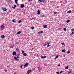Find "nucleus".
<instances>
[{"label": "nucleus", "mask_w": 74, "mask_h": 74, "mask_svg": "<svg viewBox=\"0 0 74 74\" xmlns=\"http://www.w3.org/2000/svg\"><path fill=\"white\" fill-rule=\"evenodd\" d=\"M21 68H23V67H22V65H21Z\"/></svg>", "instance_id": "obj_42"}, {"label": "nucleus", "mask_w": 74, "mask_h": 74, "mask_svg": "<svg viewBox=\"0 0 74 74\" xmlns=\"http://www.w3.org/2000/svg\"><path fill=\"white\" fill-rule=\"evenodd\" d=\"M5 72H7V70H5Z\"/></svg>", "instance_id": "obj_48"}, {"label": "nucleus", "mask_w": 74, "mask_h": 74, "mask_svg": "<svg viewBox=\"0 0 74 74\" xmlns=\"http://www.w3.org/2000/svg\"><path fill=\"white\" fill-rule=\"evenodd\" d=\"M31 0V1H33V0Z\"/></svg>", "instance_id": "obj_52"}, {"label": "nucleus", "mask_w": 74, "mask_h": 74, "mask_svg": "<svg viewBox=\"0 0 74 74\" xmlns=\"http://www.w3.org/2000/svg\"><path fill=\"white\" fill-rule=\"evenodd\" d=\"M40 33H41V32H40V31L38 33V34H40Z\"/></svg>", "instance_id": "obj_38"}, {"label": "nucleus", "mask_w": 74, "mask_h": 74, "mask_svg": "<svg viewBox=\"0 0 74 74\" xmlns=\"http://www.w3.org/2000/svg\"><path fill=\"white\" fill-rule=\"evenodd\" d=\"M73 33H74V32H72V34H73Z\"/></svg>", "instance_id": "obj_45"}, {"label": "nucleus", "mask_w": 74, "mask_h": 74, "mask_svg": "<svg viewBox=\"0 0 74 74\" xmlns=\"http://www.w3.org/2000/svg\"><path fill=\"white\" fill-rule=\"evenodd\" d=\"M15 3H16V4H18V0H15Z\"/></svg>", "instance_id": "obj_13"}, {"label": "nucleus", "mask_w": 74, "mask_h": 74, "mask_svg": "<svg viewBox=\"0 0 74 74\" xmlns=\"http://www.w3.org/2000/svg\"><path fill=\"white\" fill-rule=\"evenodd\" d=\"M72 32H73V31H74V28L73 29H71Z\"/></svg>", "instance_id": "obj_34"}, {"label": "nucleus", "mask_w": 74, "mask_h": 74, "mask_svg": "<svg viewBox=\"0 0 74 74\" xmlns=\"http://www.w3.org/2000/svg\"><path fill=\"white\" fill-rule=\"evenodd\" d=\"M59 58V56H56V58H55V59H57L58 58Z\"/></svg>", "instance_id": "obj_17"}, {"label": "nucleus", "mask_w": 74, "mask_h": 74, "mask_svg": "<svg viewBox=\"0 0 74 74\" xmlns=\"http://www.w3.org/2000/svg\"><path fill=\"white\" fill-rule=\"evenodd\" d=\"M22 20H20L18 21V23H21L22 22Z\"/></svg>", "instance_id": "obj_16"}, {"label": "nucleus", "mask_w": 74, "mask_h": 74, "mask_svg": "<svg viewBox=\"0 0 74 74\" xmlns=\"http://www.w3.org/2000/svg\"><path fill=\"white\" fill-rule=\"evenodd\" d=\"M64 57H65V56H64Z\"/></svg>", "instance_id": "obj_50"}, {"label": "nucleus", "mask_w": 74, "mask_h": 74, "mask_svg": "<svg viewBox=\"0 0 74 74\" xmlns=\"http://www.w3.org/2000/svg\"><path fill=\"white\" fill-rule=\"evenodd\" d=\"M38 15L40 14V11L39 10L38 11Z\"/></svg>", "instance_id": "obj_9"}, {"label": "nucleus", "mask_w": 74, "mask_h": 74, "mask_svg": "<svg viewBox=\"0 0 74 74\" xmlns=\"http://www.w3.org/2000/svg\"><path fill=\"white\" fill-rule=\"evenodd\" d=\"M50 46H51V45H49L48 44L47 45V47H50Z\"/></svg>", "instance_id": "obj_20"}, {"label": "nucleus", "mask_w": 74, "mask_h": 74, "mask_svg": "<svg viewBox=\"0 0 74 74\" xmlns=\"http://www.w3.org/2000/svg\"><path fill=\"white\" fill-rule=\"evenodd\" d=\"M42 59H44V58H46V56H45L44 57H41Z\"/></svg>", "instance_id": "obj_15"}, {"label": "nucleus", "mask_w": 74, "mask_h": 74, "mask_svg": "<svg viewBox=\"0 0 74 74\" xmlns=\"http://www.w3.org/2000/svg\"><path fill=\"white\" fill-rule=\"evenodd\" d=\"M69 22H70V20H68L66 21L67 23H69Z\"/></svg>", "instance_id": "obj_19"}, {"label": "nucleus", "mask_w": 74, "mask_h": 74, "mask_svg": "<svg viewBox=\"0 0 74 74\" xmlns=\"http://www.w3.org/2000/svg\"><path fill=\"white\" fill-rule=\"evenodd\" d=\"M54 14H58V12H54Z\"/></svg>", "instance_id": "obj_29"}, {"label": "nucleus", "mask_w": 74, "mask_h": 74, "mask_svg": "<svg viewBox=\"0 0 74 74\" xmlns=\"http://www.w3.org/2000/svg\"><path fill=\"white\" fill-rule=\"evenodd\" d=\"M16 5H14V7H12V8H15V7H16Z\"/></svg>", "instance_id": "obj_18"}, {"label": "nucleus", "mask_w": 74, "mask_h": 74, "mask_svg": "<svg viewBox=\"0 0 74 74\" xmlns=\"http://www.w3.org/2000/svg\"><path fill=\"white\" fill-rule=\"evenodd\" d=\"M47 25H46V26H43V27L45 29V28H47Z\"/></svg>", "instance_id": "obj_12"}, {"label": "nucleus", "mask_w": 74, "mask_h": 74, "mask_svg": "<svg viewBox=\"0 0 74 74\" xmlns=\"http://www.w3.org/2000/svg\"><path fill=\"white\" fill-rule=\"evenodd\" d=\"M64 31H66V28H64Z\"/></svg>", "instance_id": "obj_23"}, {"label": "nucleus", "mask_w": 74, "mask_h": 74, "mask_svg": "<svg viewBox=\"0 0 74 74\" xmlns=\"http://www.w3.org/2000/svg\"><path fill=\"white\" fill-rule=\"evenodd\" d=\"M2 10H3V11H7V9L5 8H5H2Z\"/></svg>", "instance_id": "obj_1"}, {"label": "nucleus", "mask_w": 74, "mask_h": 74, "mask_svg": "<svg viewBox=\"0 0 74 74\" xmlns=\"http://www.w3.org/2000/svg\"><path fill=\"white\" fill-rule=\"evenodd\" d=\"M4 25H2L1 26V28H2V29H3V28H4Z\"/></svg>", "instance_id": "obj_10"}, {"label": "nucleus", "mask_w": 74, "mask_h": 74, "mask_svg": "<svg viewBox=\"0 0 74 74\" xmlns=\"http://www.w3.org/2000/svg\"><path fill=\"white\" fill-rule=\"evenodd\" d=\"M32 29H34V27H32Z\"/></svg>", "instance_id": "obj_37"}, {"label": "nucleus", "mask_w": 74, "mask_h": 74, "mask_svg": "<svg viewBox=\"0 0 74 74\" xmlns=\"http://www.w3.org/2000/svg\"><path fill=\"white\" fill-rule=\"evenodd\" d=\"M40 32L41 33H43V31H42Z\"/></svg>", "instance_id": "obj_32"}, {"label": "nucleus", "mask_w": 74, "mask_h": 74, "mask_svg": "<svg viewBox=\"0 0 74 74\" xmlns=\"http://www.w3.org/2000/svg\"><path fill=\"white\" fill-rule=\"evenodd\" d=\"M70 53V51H69L67 52V53H68V54H69V53Z\"/></svg>", "instance_id": "obj_24"}, {"label": "nucleus", "mask_w": 74, "mask_h": 74, "mask_svg": "<svg viewBox=\"0 0 74 74\" xmlns=\"http://www.w3.org/2000/svg\"><path fill=\"white\" fill-rule=\"evenodd\" d=\"M21 8H23L25 7V5L23 4H21L20 6Z\"/></svg>", "instance_id": "obj_3"}, {"label": "nucleus", "mask_w": 74, "mask_h": 74, "mask_svg": "<svg viewBox=\"0 0 74 74\" xmlns=\"http://www.w3.org/2000/svg\"><path fill=\"white\" fill-rule=\"evenodd\" d=\"M27 73H28V74H30V72H29V71H27Z\"/></svg>", "instance_id": "obj_26"}, {"label": "nucleus", "mask_w": 74, "mask_h": 74, "mask_svg": "<svg viewBox=\"0 0 74 74\" xmlns=\"http://www.w3.org/2000/svg\"><path fill=\"white\" fill-rule=\"evenodd\" d=\"M65 51H66V50H65V49H64V50H62V52H65Z\"/></svg>", "instance_id": "obj_14"}, {"label": "nucleus", "mask_w": 74, "mask_h": 74, "mask_svg": "<svg viewBox=\"0 0 74 74\" xmlns=\"http://www.w3.org/2000/svg\"><path fill=\"white\" fill-rule=\"evenodd\" d=\"M50 43H51V42H49V43H48V44L49 45V44H50Z\"/></svg>", "instance_id": "obj_40"}, {"label": "nucleus", "mask_w": 74, "mask_h": 74, "mask_svg": "<svg viewBox=\"0 0 74 74\" xmlns=\"http://www.w3.org/2000/svg\"><path fill=\"white\" fill-rule=\"evenodd\" d=\"M21 33V32L19 31L18 32H17V34H20Z\"/></svg>", "instance_id": "obj_8"}, {"label": "nucleus", "mask_w": 74, "mask_h": 74, "mask_svg": "<svg viewBox=\"0 0 74 74\" xmlns=\"http://www.w3.org/2000/svg\"><path fill=\"white\" fill-rule=\"evenodd\" d=\"M47 45V44H45L43 46H46V45Z\"/></svg>", "instance_id": "obj_35"}, {"label": "nucleus", "mask_w": 74, "mask_h": 74, "mask_svg": "<svg viewBox=\"0 0 74 74\" xmlns=\"http://www.w3.org/2000/svg\"><path fill=\"white\" fill-rule=\"evenodd\" d=\"M56 73L57 74H59V71L57 72H56Z\"/></svg>", "instance_id": "obj_27"}, {"label": "nucleus", "mask_w": 74, "mask_h": 74, "mask_svg": "<svg viewBox=\"0 0 74 74\" xmlns=\"http://www.w3.org/2000/svg\"><path fill=\"white\" fill-rule=\"evenodd\" d=\"M45 0H39L40 2H44Z\"/></svg>", "instance_id": "obj_6"}, {"label": "nucleus", "mask_w": 74, "mask_h": 74, "mask_svg": "<svg viewBox=\"0 0 74 74\" xmlns=\"http://www.w3.org/2000/svg\"><path fill=\"white\" fill-rule=\"evenodd\" d=\"M44 15H42V17H44Z\"/></svg>", "instance_id": "obj_44"}, {"label": "nucleus", "mask_w": 74, "mask_h": 74, "mask_svg": "<svg viewBox=\"0 0 74 74\" xmlns=\"http://www.w3.org/2000/svg\"><path fill=\"white\" fill-rule=\"evenodd\" d=\"M63 71H60V74H62V73H63Z\"/></svg>", "instance_id": "obj_28"}, {"label": "nucleus", "mask_w": 74, "mask_h": 74, "mask_svg": "<svg viewBox=\"0 0 74 74\" xmlns=\"http://www.w3.org/2000/svg\"><path fill=\"white\" fill-rule=\"evenodd\" d=\"M16 21L15 19H14L12 20V22H16Z\"/></svg>", "instance_id": "obj_7"}, {"label": "nucleus", "mask_w": 74, "mask_h": 74, "mask_svg": "<svg viewBox=\"0 0 74 74\" xmlns=\"http://www.w3.org/2000/svg\"><path fill=\"white\" fill-rule=\"evenodd\" d=\"M71 12V11L69 10L68 12V13H70V12Z\"/></svg>", "instance_id": "obj_22"}, {"label": "nucleus", "mask_w": 74, "mask_h": 74, "mask_svg": "<svg viewBox=\"0 0 74 74\" xmlns=\"http://www.w3.org/2000/svg\"><path fill=\"white\" fill-rule=\"evenodd\" d=\"M5 38V36L3 35H2L1 36V38H2V39H3L4 38Z\"/></svg>", "instance_id": "obj_5"}, {"label": "nucleus", "mask_w": 74, "mask_h": 74, "mask_svg": "<svg viewBox=\"0 0 74 74\" xmlns=\"http://www.w3.org/2000/svg\"><path fill=\"white\" fill-rule=\"evenodd\" d=\"M23 55L24 56H27V54H26V53H24L23 54Z\"/></svg>", "instance_id": "obj_11"}, {"label": "nucleus", "mask_w": 74, "mask_h": 74, "mask_svg": "<svg viewBox=\"0 0 74 74\" xmlns=\"http://www.w3.org/2000/svg\"><path fill=\"white\" fill-rule=\"evenodd\" d=\"M60 66V64H59L58 65V66Z\"/></svg>", "instance_id": "obj_43"}, {"label": "nucleus", "mask_w": 74, "mask_h": 74, "mask_svg": "<svg viewBox=\"0 0 74 74\" xmlns=\"http://www.w3.org/2000/svg\"><path fill=\"white\" fill-rule=\"evenodd\" d=\"M12 54L13 56H14V55H16V52L15 51H14Z\"/></svg>", "instance_id": "obj_2"}, {"label": "nucleus", "mask_w": 74, "mask_h": 74, "mask_svg": "<svg viewBox=\"0 0 74 74\" xmlns=\"http://www.w3.org/2000/svg\"><path fill=\"white\" fill-rule=\"evenodd\" d=\"M68 68H69V66H66L65 68V69H68Z\"/></svg>", "instance_id": "obj_25"}, {"label": "nucleus", "mask_w": 74, "mask_h": 74, "mask_svg": "<svg viewBox=\"0 0 74 74\" xmlns=\"http://www.w3.org/2000/svg\"><path fill=\"white\" fill-rule=\"evenodd\" d=\"M22 53H23V54H24V53H25V51H22Z\"/></svg>", "instance_id": "obj_21"}, {"label": "nucleus", "mask_w": 74, "mask_h": 74, "mask_svg": "<svg viewBox=\"0 0 74 74\" xmlns=\"http://www.w3.org/2000/svg\"><path fill=\"white\" fill-rule=\"evenodd\" d=\"M19 60V59H17L16 60Z\"/></svg>", "instance_id": "obj_46"}, {"label": "nucleus", "mask_w": 74, "mask_h": 74, "mask_svg": "<svg viewBox=\"0 0 74 74\" xmlns=\"http://www.w3.org/2000/svg\"><path fill=\"white\" fill-rule=\"evenodd\" d=\"M64 42H63V43H62V45H64Z\"/></svg>", "instance_id": "obj_39"}, {"label": "nucleus", "mask_w": 74, "mask_h": 74, "mask_svg": "<svg viewBox=\"0 0 74 74\" xmlns=\"http://www.w3.org/2000/svg\"><path fill=\"white\" fill-rule=\"evenodd\" d=\"M16 51H19V49L18 48H16Z\"/></svg>", "instance_id": "obj_31"}, {"label": "nucleus", "mask_w": 74, "mask_h": 74, "mask_svg": "<svg viewBox=\"0 0 74 74\" xmlns=\"http://www.w3.org/2000/svg\"><path fill=\"white\" fill-rule=\"evenodd\" d=\"M16 58H19V57H18V56H17V57H16Z\"/></svg>", "instance_id": "obj_47"}, {"label": "nucleus", "mask_w": 74, "mask_h": 74, "mask_svg": "<svg viewBox=\"0 0 74 74\" xmlns=\"http://www.w3.org/2000/svg\"><path fill=\"white\" fill-rule=\"evenodd\" d=\"M16 44L18 45V44H19V42H17L16 43Z\"/></svg>", "instance_id": "obj_33"}, {"label": "nucleus", "mask_w": 74, "mask_h": 74, "mask_svg": "<svg viewBox=\"0 0 74 74\" xmlns=\"http://www.w3.org/2000/svg\"><path fill=\"white\" fill-rule=\"evenodd\" d=\"M24 66L25 67H27V66H29V64L28 63H27L25 64Z\"/></svg>", "instance_id": "obj_4"}, {"label": "nucleus", "mask_w": 74, "mask_h": 74, "mask_svg": "<svg viewBox=\"0 0 74 74\" xmlns=\"http://www.w3.org/2000/svg\"><path fill=\"white\" fill-rule=\"evenodd\" d=\"M16 73H14L13 74H16Z\"/></svg>", "instance_id": "obj_51"}, {"label": "nucleus", "mask_w": 74, "mask_h": 74, "mask_svg": "<svg viewBox=\"0 0 74 74\" xmlns=\"http://www.w3.org/2000/svg\"><path fill=\"white\" fill-rule=\"evenodd\" d=\"M28 1H30L29 0Z\"/></svg>", "instance_id": "obj_49"}, {"label": "nucleus", "mask_w": 74, "mask_h": 74, "mask_svg": "<svg viewBox=\"0 0 74 74\" xmlns=\"http://www.w3.org/2000/svg\"><path fill=\"white\" fill-rule=\"evenodd\" d=\"M28 71H30V72H32V70L30 69V70H29Z\"/></svg>", "instance_id": "obj_36"}, {"label": "nucleus", "mask_w": 74, "mask_h": 74, "mask_svg": "<svg viewBox=\"0 0 74 74\" xmlns=\"http://www.w3.org/2000/svg\"><path fill=\"white\" fill-rule=\"evenodd\" d=\"M71 73V71H70V72H69V74H70V73Z\"/></svg>", "instance_id": "obj_41"}, {"label": "nucleus", "mask_w": 74, "mask_h": 74, "mask_svg": "<svg viewBox=\"0 0 74 74\" xmlns=\"http://www.w3.org/2000/svg\"><path fill=\"white\" fill-rule=\"evenodd\" d=\"M14 59H15V60H16V59H17V58H16V57H14Z\"/></svg>", "instance_id": "obj_30"}]
</instances>
